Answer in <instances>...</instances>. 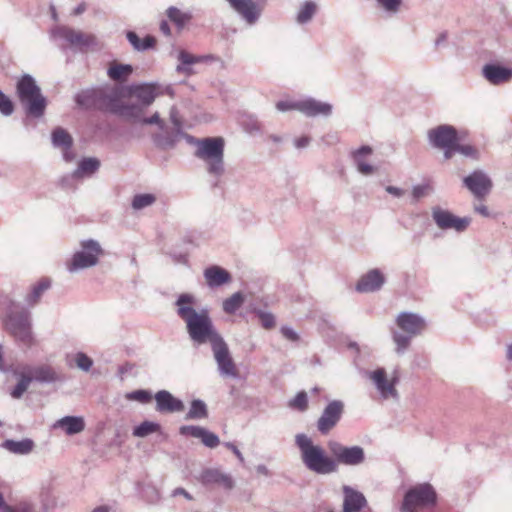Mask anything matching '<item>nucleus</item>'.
Listing matches in <instances>:
<instances>
[{
	"mask_svg": "<svg viewBox=\"0 0 512 512\" xmlns=\"http://www.w3.org/2000/svg\"><path fill=\"white\" fill-rule=\"evenodd\" d=\"M14 111L12 101L0 90V113L4 116H10Z\"/></svg>",
	"mask_w": 512,
	"mask_h": 512,
	"instance_id": "nucleus-57",
	"label": "nucleus"
},
{
	"mask_svg": "<svg viewBox=\"0 0 512 512\" xmlns=\"http://www.w3.org/2000/svg\"><path fill=\"white\" fill-rule=\"evenodd\" d=\"M16 92L28 115L35 118L44 115L47 105L46 98L31 75L25 74L18 80Z\"/></svg>",
	"mask_w": 512,
	"mask_h": 512,
	"instance_id": "nucleus-4",
	"label": "nucleus"
},
{
	"mask_svg": "<svg viewBox=\"0 0 512 512\" xmlns=\"http://www.w3.org/2000/svg\"><path fill=\"white\" fill-rule=\"evenodd\" d=\"M160 430L161 425L159 423L153 421H143L141 424L134 427L132 434L135 437L144 438L150 434L160 432Z\"/></svg>",
	"mask_w": 512,
	"mask_h": 512,
	"instance_id": "nucleus-42",
	"label": "nucleus"
},
{
	"mask_svg": "<svg viewBox=\"0 0 512 512\" xmlns=\"http://www.w3.org/2000/svg\"><path fill=\"white\" fill-rule=\"evenodd\" d=\"M53 39H63L72 46L79 48L97 45V38L93 34H85L66 26L56 27L51 31Z\"/></svg>",
	"mask_w": 512,
	"mask_h": 512,
	"instance_id": "nucleus-14",
	"label": "nucleus"
},
{
	"mask_svg": "<svg viewBox=\"0 0 512 512\" xmlns=\"http://www.w3.org/2000/svg\"><path fill=\"white\" fill-rule=\"evenodd\" d=\"M207 414L206 404L202 400L195 399L191 402L190 409L186 414V419H204L207 417Z\"/></svg>",
	"mask_w": 512,
	"mask_h": 512,
	"instance_id": "nucleus-43",
	"label": "nucleus"
},
{
	"mask_svg": "<svg viewBox=\"0 0 512 512\" xmlns=\"http://www.w3.org/2000/svg\"><path fill=\"white\" fill-rule=\"evenodd\" d=\"M50 286L51 282L47 278L41 279L38 283H36L32 287L31 292L25 298L27 305L30 307L36 305L40 301L44 292L47 291Z\"/></svg>",
	"mask_w": 512,
	"mask_h": 512,
	"instance_id": "nucleus-37",
	"label": "nucleus"
},
{
	"mask_svg": "<svg viewBox=\"0 0 512 512\" xmlns=\"http://www.w3.org/2000/svg\"><path fill=\"white\" fill-rule=\"evenodd\" d=\"M8 331L18 340L30 344L32 340L30 314L27 311L9 314L6 320Z\"/></svg>",
	"mask_w": 512,
	"mask_h": 512,
	"instance_id": "nucleus-12",
	"label": "nucleus"
},
{
	"mask_svg": "<svg viewBox=\"0 0 512 512\" xmlns=\"http://www.w3.org/2000/svg\"><path fill=\"white\" fill-rule=\"evenodd\" d=\"M179 433L182 436L199 439L208 448H215L220 444L216 434L200 426L184 425L180 427Z\"/></svg>",
	"mask_w": 512,
	"mask_h": 512,
	"instance_id": "nucleus-21",
	"label": "nucleus"
},
{
	"mask_svg": "<svg viewBox=\"0 0 512 512\" xmlns=\"http://www.w3.org/2000/svg\"><path fill=\"white\" fill-rule=\"evenodd\" d=\"M23 368L28 375H31L32 381L35 380L41 383H52L58 379L54 369L48 365H41L37 367L25 366Z\"/></svg>",
	"mask_w": 512,
	"mask_h": 512,
	"instance_id": "nucleus-27",
	"label": "nucleus"
},
{
	"mask_svg": "<svg viewBox=\"0 0 512 512\" xmlns=\"http://www.w3.org/2000/svg\"><path fill=\"white\" fill-rule=\"evenodd\" d=\"M179 137H182L185 139V141L190 144V145H193L195 146L196 149H198V147L200 146V143H201V139H198V138H195L194 136L190 135V134H187V133H184L182 131V134H178V138Z\"/></svg>",
	"mask_w": 512,
	"mask_h": 512,
	"instance_id": "nucleus-61",
	"label": "nucleus"
},
{
	"mask_svg": "<svg viewBox=\"0 0 512 512\" xmlns=\"http://www.w3.org/2000/svg\"><path fill=\"white\" fill-rule=\"evenodd\" d=\"M74 360H75L76 366L80 370L85 371V372H88L93 365V360L83 352L76 353Z\"/></svg>",
	"mask_w": 512,
	"mask_h": 512,
	"instance_id": "nucleus-54",
	"label": "nucleus"
},
{
	"mask_svg": "<svg viewBox=\"0 0 512 512\" xmlns=\"http://www.w3.org/2000/svg\"><path fill=\"white\" fill-rule=\"evenodd\" d=\"M126 38L136 51H146L154 48L156 45V39L153 36L147 35L144 39H140L134 31H128Z\"/></svg>",
	"mask_w": 512,
	"mask_h": 512,
	"instance_id": "nucleus-33",
	"label": "nucleus"
},
{
	"mask_svg": "<svg viewBox=\"0 0 512 512\" xmlns=\"http://www.w3.org/2000/svg\"><path fill=\"white\" fill-rule=\"evenodd\" d=\"M385 281V276L379 269H371L359 279L355 289L360 293L376 292L382 288Z\"/></svg>",
	"mask_w": 512,
	"mask_h": 512,
	"instance_id": "nucleus-19",
	"label": "nucleus"
},
{
	"mask_svg": "<svg viewBox=\"0 0 512 512\" xmlns=\"http://www.w3.org/2000/svg\"><path fill=\"white\" fill-rule=\"evenodd\" d=\"M396 324L401 330L393 331L392 337L396 344V353L403 354L409 347L411 339L425 329L426 322L423 317L412 312H401L396 318Z\"/></svg>",
	"mask_w": 512,
	"mask_h": 512,
	"instance_id": "nucleus-5",
	"label": "nucleus"
},
{
	"mask_svg": "<svg viewBox=\"0 0 512 512\" xmlns=\"http://www.w3.org/2000/svg\"><path fill=\"white\" fill-rule=\"evenodd\" d=\"M433 191V188L430 184H421V185H415L412 188V198L413 202H418L421 198L429 195Z\"/></svg>",
	"mask_w": 512,
	"mask_h": 512,
	"instance_id": "nucleus-53",
	"label": "nucleus"
},
{
	"mask_svg": "<svg viewBox=\"0 0 512 512\" xmlns=\"http://www.w3.org/2000/svg\"><path fill=\"white\" fill-rule=\"evenodd\" d=\"M98 87L90 88L79 92L75 96L76 103L85 108H97L98 109Z\"/></svg>",
	"mask_w": 512,
	"mask_h": 512,
	"instance_id": "nucleus-36",
	"label": "nucleus"
},
{
	"mask_svg": "<svg viewBox=\"0 0 512 512\" xmlns=\"http://www.w3.org/2000/svg\"><path fill=\"white\" fill-rule=\"evenodd\" d=\"M9 512H33L32 507L29 504H19L17 506H13V508Z\"/></svg>",
	"mask_w": 512,
	"mask_h": 512,
	"instance_id": "nucleus-64",
	"label": "nucleus"
},
{
	"mask_svg": "<svg viewBox=\"0 0 512 512\" xmlns=\"http://www.w3.org/2000/svg\"><path fill=\"white\" fill-rule=\"evenodd\" d=\"M237 121L246 133L252 136L262 134V125L255 116L247 113H241L238 116Z\"/></svg>",
	"mask_w": 512,
	"mask_h": 512,
	"instance_id": "nucleus-32",
	"label": "nucleus"
},
{
	"mask_svg": "<svg viewBox=\"0 0 512 512\" xmlns=\"http://www.w3.org/2000/svg\"><path fill=\"white\" fill-rule=\"evenodd\" d=\"M289 406L297 409L300 412H304L308 409V396L305 391H300L296 396L289 401Z\"/></svg>",
	"mask_w": 512,
	"mask_h": 512,
	"instance_id": "nucleus-49",
	"label": "nucleus"
},
{
	"mask_svg": "<svg viewBox=\"0 0 512 512\" xmlns=\"http://www.w3.org/2000/svg\"><path fill=\"white\" fill-rule=\"evenodd\" d=\"M463 183L477 198L486 196L492 188V181L483 170H474L463 179Z\"/></svg>",
	"mask_w": 512,
	"mask_h": 512,
	"instance_id": "nucleus-18",
	"label": "nucleus"
},
{
	"mask_svg": "<svg viewBox=\"0 0 512 512\" xmlns=\"http://www.w3.org/2000/svg\"><path fill=\"white\" fill-rule=\"evenodd\" d=\"M15 374L18 376L19 380L16 386L11 391V396L15 399H19L28 389L30 383L32 382L31 375H28L24 368L21 371H16Z\"/></svg>",
	"mask_w": 512,
	"mask_h": 512,
	"instance_id": "nucleus-38",
	"label": "nucleus"
},
{
	"mask_svg": "<svg viewBox=\"0 0 512 512\" xmlns=\"http://www.w3.org/2000/svg\"><path fill=\"white\" fill-rule=\"evenodd\" d=\"M167 16L178 27H183L192 18V15L190 13L182 12L181 10L173 6L167 9Z\"/></svg>",
	"mask_w": 512,
	"mask_h": 512,
	"instance_id": "nucleus-44",
	"label": "nucleus"
},
{
	"mask_svg": "<svg viewBox=\"0 0 512 512\" xmlns=\"http://www.w3.org/2000/svg\"><path fill=\"white\" fill-rule=\"evenodd\" d=\"M483 77L492 85H501L512 80V69L496 63L485 64L482 68Z\"/></svg>",
	"mask_w": 512,
	"mask_h": 512,
	"instance_id": "nucleus-20",
	"label": "nucleus"
},
{
	"mask_svg": "<svg viewBox=\"0 0 512 512\" xmlns=\"http://www.w3.org/2000/svg\"><path fill=\"white\" fill-rule=\"evenodd\" d=\"M226 448L230 449L233 452V454L238 458L241 464H244V457L236 445L230 442H226Z\"/></svg>",
	"mask_w": 512,
	"mask_h": 512,
	"instance_id": "nucleus-63",
	"label": "nucleus"
},
{
	"mask_svg": "<svg viewBox=\"0 0 512 512\" xmlns=\"http://www.w3.org/2000/svg\"><path fill=\"white\" fill-rule=\"evenodd\" d=\"M80 245L81 250L75 252L71 260L66 264L67 270L70 273L97 265L99 257L103 252L100 244L93 239L83 240Z\"/></svg>",
	"mask_w": 512,
	"mask_h": 512,
	"instance_id": "nucleus-7",
	"label": "nucleus"
},
{
	"mask_svg": "<svg viewBox=\"0 0 512 512\" xmlns=\"http://www.w3.org/2000/svg\"><path fill=\"white\" fill-rule=\"evenodd\" d=\"M100 167V161L94 157L83 158L79 163L77 168L74 170L72 176L74 178H83L90 177L96 171H98Z\"/></svg>",
	"mask_w": 512,
	"mask_h": 512,
	"instance_id": "nucleus-31",
	"label": "nucleus"
},
{
	"mask_svg": "<svg viewBox=\"0 0 512 512\" xmlns=\"http://www.w3.org/2000/svg\"><path fill=\"white\" fill-rule=\"evenodd\" d=\"M126 399L130 401H137L142 404H147L152 400V394L148 390L139 389L126 394Z\"/></svg>",
	"mask_w": 512,
	"mask_h": 512,
	"instance_id": "nucleus-50",
	"label": "nucleus"
},
{
	"mask_svg": "<svg viewBox=\"0 0 512 512\" xmlns=\"http://www.w3.org/2000/svg\"><path fill=\"white\" fill-rule=\"evenodd\" d=\"M432 218L440 229H453L459 233L464 232L471 223L470 217H458L452 212L442 209L439 206L432 208Z\"/></svg>",
	"mask_w": 512,
	"mask_h": 512,
	"instance_id": "nucleus-11",
	"label": "nucleus"
},
{
	"mask_svg": "<svg viewBox=\"0 0 512 512\" xmlns=\"http://www.w3.org/2000/svg\"><path fill=\"white\" fill-rule=\"evenodd\" d=\"M51 138L53 146L62 150L63 159L66 162H72L75 159V153L72 151L71 135L65 129L57 127L53 130Z\"/></svg>",
	"mask_w": 512,
	"mask_h": 512,
	"instance_id": "nucleus-22",
	"label": "nucleus"
},
{
	"mask_svg": "<svg viewBox=\"0 0 512 512\" xmlns=\"http://www.w3.org/2000/svg\"><path fill=\"white\" fill-rule=\"evenodd\" d=\"M199 480L205 486H213L224 481V474L220 469L207 468L202 471Z\"/></svg>",
	"mask_w": 512,
	"mask_h": 512,
	"instance_id": "nucleus-39",
	"label": "nucleus"
},
{
	"mask_svg": "<svg viewBox=\"0 0 512 512\" xmlns=\"http://www.w3.org/2000/svg\"><path fill=\"white\" fill-rule=\"evenodd\" d=\"M223 151L222 137H206L201 139L200 146L194 152V156L205 163L208 182L212 189L222 190Z\"/></svg>",
	"mask_w": 512,
	"mask_h": 512,
	"instance_id": "nucleus-2",
	"label": "nucleus"
},
{
	"mask_svg": "<svg viewBox=\"0 0 512 512\" xmlns=\"http://www.w3.org/2000/svg\"><path fill=\"white\" fill-rule=\"evenodd\" d=\"M328 449L336 461V466L339 464L346 466H358L365 461V451L361 446H345L342 443L330 440L328 442Z\"/></svg>",
	"mask_w": 512,
	"mask_h": 512,
	"instance_id": "nucleus-8",
	"label": "nucleus"
},
{
	"mask_svg": "<svg viewBox=\"0 0 512 512\" xmlns=\"http://www.w3.org/2000/svg\"><path fill=\"white\" fill-rule=\"evenodd\" d=\"M115 114L120 115L128 120L141 123L142 109L137 105H128L122 102Z\"/></svg>",
	"mask_w": 512,
	"mask_h": 512,
	"instance_id": "nucleus-41",
	"label": "nucleus"
},
{
	"mask_svg": "<svg viewBox=\"0 0 512 512\" xmlns=\"http://www.w3.org/2000/svg\"><path fill=\"white\" fill-rule=\"evenodd\" d=\"M1 446L13 454L27 455L33 451L35 443L29 438H25L20 441L8 439L5 440Z\"/></svg>",
	"mask_w": 512,
	"mask_h": 512,
	"instance_id": "nucleus-30",
	"label": "nucleus"
},
{
	"mask_svg": "<svg viewBox=\"0 0 512 512\" xmlns=\"http://www.w3.org/2000/svg\"><path fill=\"white\" fill-rule=\"evenodd\" d=\"M427 139L433 148H442L457 144L459 137L454 126L442 124L428 130Z\"/></svg>",
	"mask_w": 512,
	"mask_h": 512,
	"instance_id": "nucleus-15",
	"label": "nucleus"
},
{
	"mask_svg": "<svg viewBox=\"0 0 512 512\" xmlns=\"http://www.w3.org/2000/svg\"><path fill=\"white\" fill-rule=\"evenodd\" d=\"M133 73V67L130 64L112 63L107 70L108 77L116 82L126 81Z\"/></svg>",
	"mask_w": 512,
	"mask_h": 512,
	"instance_id": "nucleus-34",
	"label": "nucleus"
},
{
	"mask_svg": "<svg viewBox=\"0 0 512 512\" xmlns=\"http://www.w3.org/2000/svg\"><path fill=\"white\" fill-rule=\"evenodd\" d=\"M231 397L234 399V404L236 407L247 408L251 406L252 400L247 395H245L240 389L232 388L230 391Z\"/></svg>",
	"mask_w": 512,
	"mask_h": 512,
	"instance_id": "nucleus-51",
	"label": "nucleus"
},
{
	"mask_svg": "<svg viewBox=\"0 0 512 512\" xmlns=\"http://www.w3.org/2000/svg\"><path fill=\"white\" fill-rule=\"evenodd\" d=\"M204 277L209 287H219L224 284V269L218 266L209 267L204 271Z\"/></svg>",
	"mask_w": 512,
	"mask_h": 512,
	"instance_id": "nucleus-40",
	"label": "nucleus"
},
{
	"mask_svg": "<svg viewBox=\"0 0 512 512\" xmlns=\"http://www.w3.org/2000/svg\"><path fill=\"white\" fill-rule=\"evenodd\" d=\"M169 119L173 128H167V132H158L152 136L155 145L161 149L173 148L178 141V134H182L183 122L175 106L170 108Z\"/></svg>",
	"mask_w": 512,
	"mask_h": 512,
	"instance_id": "nucleus-10",
	"label": "nucleus"
},
{
	"mask_svg": "<svg viewBox=\"0 0 512 512\" xmlns=\"http://www.w3.org/2000/svg\"><path fill=\"white\" fill-rule=\"evenodd\" d=\"M378 4L387 12L396 13L398 12L402 0H377Z\"/></svg>",
	"mask_w": 512,
	"mask_h": 512,
	"instance_id": "nucleus-58",
	"label": "nucleus"
},
{
	"mask_svg": "<svg viewBox=\"0 0 512 512\" xmlns=\"http://www.w3.org/2000/svg\"><path fill=\"white\" fill-rule=\"evenodd\" d=\"M300 101H278L276 103V108L278 111L286 112L290 110L299 111Z\"/></svg>",
	"mask_w": 512,
	"mask_h": 512,
	"instance_id": "nucleus-59",
	"label": "nucleus"
},
{
	"mask_svg": "<svg viewBox=\"0 0 512 512\" xmlns=\"http://www.w3.org/2000/svg\"><path fill=\"white\" fill-rule=\"evenodd\" d=\"M370 378L373 380L377 390L380 392L383 398H397L398 392L395 388L397 378L391 381L387 380L386 372L383 368H379L370 373Z\"/></svg>",
	"mask_w": 512,
	"mask_h": 512,
	"instance_id": "nucleus-23",
	"label": "nucleus"
},
{
	"mask_svg": "<svg viewBox=\"0 0 512 512\" xmlns=\"http://www.w3.org/2000/svg\"><path fill=\"white\" fill-rule=\"evenodd\" d=\"M318 6L314 1L307 0L302 3L296 14V22L300 25L309 23L316 15Z\"/></svg>",
	"mask_w": 512,
	"mask_h": 512,
	"instance_id": "nucleus-35",
	"label": "nucleus"
},
{
	"mask_svg": "<svg viewBox=\"0 0 512 512\" xmlns=\"http://www.w3.org/2000/svg\"><path fill=\"white\" fill-rule=\"evenodd\" d=\"M54 428H61L67 435H75L85 429V422L80 416H65L56 421Z\"/></svg>",
	"mask_w": 512,
	"mask_h": 512,
	"instance_id": "nucleus-28",
	"label": "nucleus"
},
{
	"mask_svg": "<svg viewBox=\"0 0 512 512\" xmlns=\"http://www.w3.org/2000/svg\"><path fill=\"white\" fill-rule=\"evenodd\" d=\"M156 201V197L153 194H138L133 197L132 208L134 210H142L146 207L153 205Z\"/></svg>",
	"mask_w": 512,
	"mask_h": 512,
	"instance_id": "nucleus-46",
	"label": "nucleus"
},
{
	"mask_svg": "<svg viewBox=\"0 0 512 512\" xmlns=\"http://www.w3.org/2000/svg\"><path fill=\"white\" fill-rule=\"evenodd\" d=\"M141 124L143 125H157L160 132H167V125L163 119H161L158 112H155L150 117H143L141 119Z\"/></svg>",
	"mask_w": 512,
	"mask_h": 512,
	"instance_id": "nucleus-52",
	"label": "nucleus"
},
{
	"mask_svg": "<svg viewBox=\"0 0 512 512\" xmlns=\"http://www.w3.org/2000/svg\"><path fill=\"white\" fill-rule=\"evenodd\" d=\"M299 112L307 117H328L332 113V105L310 97L300 101Z\"/></svg>",
	"mask_w": 512,
	"mask_h": 512,
	"instance_id": "nucleus-25",
	"label": "nucleus"
},
{
	"mask_svg": "<svg viewBox=\"0 0 512 512\" xmlns=\"http://www.w3.org/2000/svg\"><path fill=\"white\" fill-rule=\"evenodd\" d=\"M295 442L301 451L304 465L310 471L322 475L337 471L336 461L333 460V456H327L324 449L319 445H314L306 434H297Z\"/></svg>",
	"mask_w": 512,
	"mask_h": 512,
	"instance_id": "nucleus-3",
	"label": "nucleus"
},
{
	"mask_svg": "<svg viewBox=\"0 0 512 512\" xmlns=\"http://www.w3.org/2000/svg\"><path fill=\"white\" fill-rule=\"evenodd\" d=\"M456 149L458 153L465 157H469L473 160H478L480 158L479 151L472 145L460 144L458 141Z\"/></svg>",
	"mask_w": 512,
	"mask_h": 512,
	"instance_id": "nucleus-55",
	"label": "nucleus"
},
{
	"mask_svg": "<svg viewBox=\"0 0 512 512\" xmlns=\"http://www.w3.org/2000/svg\"><path fill=\"white\" fill-rule=\"evenodd\" d=\"M194 305V296L181 294L176 301L177 314L185 322L187 333L194 344H211L218 370L224 375V339L216 331L208 311H196Z\"/></svg>",
	"mask_w": 512,
	"mask_h": 512,
	"instance_id": "nucleus-1",
	"label": "nucleus"
},
{
	"mask_svg": "<svg viewBox=\"0 0 512 512\" xmlns=\"http://www.w3.org/2000/svg\"><path fill=\"white\" fill-rule=\"evenodd\" d=\"M437 503V493L429 483L417 484L409 488L400 507L401 512H418V508H430Z\"/></svg>",
	"mask_w": 512,
	"mask_h": 512,
	"instance_id": "nucleus-6",
	"label": "nucleus"
},
{
	"mask_svg": "<svg viewBox=\"0 0 512 512\" xmlns=\"http://www.w3.org/2000/svg\"><path fill=\"white\" fill-rule=\"evenodd\" d=\"M280 331L283 337L291 342H297L300 339L298 333L294 331L291 327L282 326Z\"/></svg>",
	"mask_w": 512,
	"mask_h": 512,
	"instance_id": "nucleus-60",
	"label": "nucleus"
},
{
	"mask_svg": "<svg viewBox=\"0 0 512 512\" xmlns=\"http://www.w3.org/2000/svg\"><path fill=\"white\" fill-rule=\"evenodd\" d=\"M98 109L114 113L122 103L123 88L116 85L98 87Z\"/></svg>",
	"mask_w": 512,
	"mask_h": 512,
	"instance_id": "nucleus-16",
	"label": "nucleus"
},
{
	"mask_svg": "<svg viewBox=\"0 0 512 512\" xmlns=\"http://www.w3.org/2000/svg\"><path fill=\"white\" fill-rule=\"evenodd\" d=\"M226 377H232L243 381L246 377V368L241 372L235 365L228 348L226 347Z\"/></svg>",
	"mask_w": 512,
	"mask_h": 512,
	"instance_id": "nucleus-45",
	"label": "nucleus"
},
{
	"mask_svg": "<svg viewBox=\"0 0 512 512\" xmlns=\"http://www.w3.org/2000/svg\"><path fill=\"white\" fill-rule=\"evenodd\" d=\"M156 410L160 413L181 412L184 409L183 402L175 398L169 391L160 390L155 396Z\"/></svg>",
	"mask_w": 512,
	"mask_h": 512,
	"instance_id": "nucleus-24",
	"label": "nucleus"
},
{
	"mask_svg": "<svg viewBox=\"0 0 512 512\" xmlns=\"http://www.w3.org/2000/svg\"><path fill=\"white\" fill-rule=\"evenodd\" d=\"M372 154V148L368 145H363L357 150L352 152V158L355 162L357 170L363 175H370L374 172V167L367 162L364 158Z\"/></svg>",
	"mask_w": 512,
	"mask_h": 512,
	"instance_id": "nucleus-29",
	"label": "nucleus"
},
{
	"mask_svg": "<svg viewBox=\"0 0 512 512\" xmlns=\"http://www.w3.org/2000/svg\"><path fill=\"white\" fill-rule=\"evenodd\" d=\"M178 59L180 64L177 66V71L186 73L190 72V65L198 63L201 60L200 57H196L186 51H181L179 53Z\"/></svg>",
	"mask_w": 512,
	"mask_h": 512,
	"instance_id": "nucleus-48",
	"label": "nucleus"
},
{
	"mask_svg": "<svg viewBox=\"0 0 512 512\" xmlns=\"http://www.w3.org/2000/svg\"><path fill=\"white\" fill-rule=\"evenodd\" d=\"M245 295L243 292L238 291L226 298V314L235 313L244 303Z\"/></svg>",
	"mask_w": 512,
	"mask_h": 512,
	"instance_id": "nucleus-47",
	"label": "nucleus"
},
{
	"mask_svg": "<svg viewBox=\"0 0 512 512\" xmlns=\"http://www.w3.org/2000/svg\"><path fill=\"white\" fill-rule=\"evenodd\" d=\"M343 494L344 500L342 512H360L367 505V500L363 493L350 486L343 487Z\"/></svg>",
	"mask_w": 512,
	"mask_h": 512,
	"instance_id": "nucleus-26",
	"label": "nucleus"
},
{
	"mask_svg": "<svg viewBox=\"0 0 512 512\" xmlns=\"http://www.w3.org/2000/svg\"><path fill=\"white\" fill-rule=\"evenodd\" d=\"M344 403L341 400L330 401L317 420V430L322 435H327L341 420L344 414Z\"/></svg>",
	"mask_w": 512,
	"mask_h": 512,
	"instance_id": "nucleus-13",
	"label": "nucleus"
},
{
	"mask_svg": "<svg viewBox=\"0 0 512 512\" xmlns=\"http://www.w3.org/2000/svg\"><path fill=\"white\" fill-rule=\"evenodd\" d=\"M128 94L137 99L141 107H149L161 94L160 85L158 83H141L132 84L127 87Z\"/></svg>",
	"mask_w": 512,
	"mask_h": 512,
	"instance_id": "nucleus-17",
	"label": "nucleus"
},
{
	"mask_svg": "<svg viewBox=\"0 0 512 512\" xmlns=\"http://www.w3.org/2000/svg\"><path fill=\"white\" fill-rule=\"evenodd\" d=\"M311 141V138L308 136H302L294 140V145L297 149L306 148Z\"/></svg>",
	"mask_w": 512,
	"mask_h": 512,
	"instance_id": "nucleus-62",
	"label": "nucleus"
},
{
	"mask_svg": "<svg viewBox=\"0 0 512 512\" xmlns=\"http://www.w3.org/2000/svg\"><path fill=\"white\" fill-rule=\"evenodd\" d=\"M257 316L260 319L261 325L265 329H272L275 326V316L270 312H264L262 310L256 311Z\"/></svg>",
	"mask_w": 512,
	"mask_h": 512,
	"instance_id": "nucleus-56",
	"label": "nucleus"
},
{
	"mask_svg": "<svg viewBox=\"0 0 512 512\" xmlns=\"http://www.w3.org/2000/svg\"><path fill=\"white\" fill-rule=\"evenodd\" d=\"M233 11L247 25H255L261 18L265 0H226Z\"/></svg>",
	"mask_w": 512,
	"mask_h": 512,
	"instance_id": "nucleus-9",
	"label": "nucleus"
}]
</instances>
